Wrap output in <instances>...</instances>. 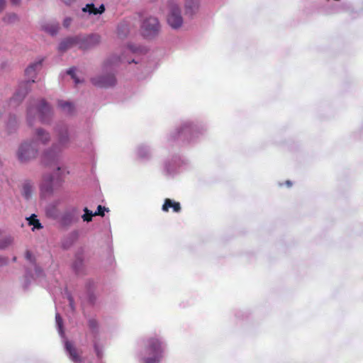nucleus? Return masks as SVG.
I'll list each match as a JSON object with an SVG mask.
<instances>
[{
    "instance_id": "nucleus-1",
    "label": "nucleus",
    "mask_w": 363,
    "mask_h": 363,
    "mask_svg": "<svg viewBox=\"0 0 363 363\" xmlns=\"http://www.w3.org/2000/svg\"><path fill=\"white\" fill-rule=\"evenodd\" d=\"M147 350L149 356L143 359L144 362L160 363L164 352L162 342L155 337L149 339Z\"/></svg>"
},
{
    "instance_id": "nucleus-2",
    "label": "nucleus",
    "mask_w": 363,
    "mask_h": 363,
    "mask_svg": "<svg viewBox=\"0 0 363 363\" xmlns=\"http://www.w3.org/2000/svg\"><path fill=\"white\" fill-rule=\"evenodd\" d=\"M38 144L35 141L22 143L18 151V157L21 162H28L35 159L38 155Z\"/></svg>"
},
{
    "instance_id": "nucleus-3",
    "label": "nucleus",
    "mask_w": 363,
    "mask_h": 363,
    "mask_svg": "<svg viewBox=\"0 0 363 363\" xmlns=\"http://www.w3.org/2000/svg\"><path fill=\"white\" fill-rule=\"evenodd\" d=\"M62 179L59 176L45 175L40 185V189L44 195H50L54 190L60 186Z\"/></svg>"
},
{
    "instance_id": "nucleus-4",
    "label": "nucleus",
    "mask_w": 363,
    "mask_h": 363,
    "mask_svg": "<svg viewBox=\"0 0 363 363\" xmlns=\"http://www.w3.org/2000/svg\"><path fill=\"white\" fill-rule=\"evenodd\" d=\"M160 28V26L157 18L152 16L145 18L141 26L143 35L145 37L155 35L158 33Z\"/></svg>"
},
{
    "instance_id": "nucleus-5",
    "label": "nucleus",
    "mask_w": 363,
    "mask_h": 363,
    "mask_svg": "<svg viewBox=\"0 0 363 363\" xmlns=\"http://www.w3.org/2000/svg\"><path fill=\"white\" fill-rule=\"evenodd\" d=\"M35 111H38V113H39L40 120L43 123L47 122L49 117L51 115L50 107L44 100H41L39 103L38 106L36 108H34L33 107H30L28 110V121L30 125H31L32 114Z\"/></svg>"
},
{
    "instance_id": "nucleus-6",
    "label": "nucleus",
    "mask_w": 363,
    "mask_h": 363,
    "mask_svg": "<svg viewBox=\"0 0 363 363\" xmlns=\"http://www.w3.org/2000/svg\"><path fill=\"white\" fill-rule=\"evenodd\" d=\"M167 22L173 28H178L182 25L183 18L178 6L172 5L171 6L169 13L167 16Z\"/></svg>"
},
{
    "instance_id": "nucleus-7",
    "label": "nucleus",
    "mask_w": 363,
    "mask_h": 363,
    "mask_svg": "<svg viewBox=\"0 0 363 363\" xmlns=\"http://www.w3.org/2000/svg\"><path fill=\"white\" fill-rule=\"evenodd\" d=\"M79 39L78 47L82 50L90 49L97 45L101 41V37L98 34H91L86 37L77 36Z\"/></svg>"
},
{
    "instance_id": "nucleus-8",
    "label": "nucleus",
    "mask_w": 363,
    "mask_h": 363,
    "mask_svg": "<svg viewBox=\"0 0 363 363\" xmlns=\"http://www.w3.org/2000/svg\"><path fill=\"white\" fill-rule=\"evenodd\" d=\"M59 155L57 152L53 150L45 152L42 157V162L45 166L53 167L57 171L60 170L58 165Z\"/></svg>"
},
{
    "instance_id": "nucleus-9",
    "label": "nucleus",
    "mask_w": 363,
    "mask_h": 363,
    "mask_svg": "<svg viewBox=\"0 0 363 363\" xmlns=\"http://www.w3.org/2000/svg\"><path fill=\"white\" fill-rule=\"evenodd\" d=\"M92 83L99 87H110L116 84V80L113 74H108L97 78L91 79Z\"/></svg>"
},
{
    "instance_id": "nucleus-10",
    "label": "nucleus",
    "mask_w": 363,
    "mask_h": 363,
    "mask_svg": "<svg viewBox=\"0 0 363 363\" xmlns=\"http://www.w3.org/2000/svg\"><path fill=\"white\" fill-rule=\"evenodd\" d=\"M42 67V60L37 61L30 65L26 69L25 73L28 77V80L27 84L35 82L34 78L36 76L37 70H39Z\"/></svg>"
},
{
    "instance_id": "nucleus-11",
    "label": "nucleus",
    "mask_w": 363,
    "mask_h": 363,
    "mask_svg": "<svg viewBox=\"0 0 363 363\" xmlns=\"http://www.w3.org/2000/svg\"><path fill=\"white\" fill-rule=\"evenodd\" d=\"M65 349L67 351L69 358L74 363H80L82 358L80 354L78 353L77 348L69 341L65 342Z\"/></svg>"
},
{
    "instance_id": "nucleus-12",
    "label": "nucleus",
    "mask_w": 363,
    "mask_h": 363,
    "mask_svg": "<svg viewBox=\"0 0 363 363\" xmlns=\"http://www.w3.org/2000/svg\"><path fill=\"white\" fill-rule=\"evenodd\" d=\"M78 42L77 36L67 38L60 43L58 49L61 52H65L74 46H78Z\"/></svg>"
},
{
    "instance_id": "nucleus-13",
    "label": "nucleus",
    "mask_w": 363,
    "mask_h": 363,
    "mask_svg": "<svg viewBox=\"0 0 363 363\" xmlns=\"http://www.w3.org/2000/svg\"><path fill=\"white\" fill-rule=\"evenodd\" d=\"M199 6V0H185L186 14L192 16L198 11Z\"/></svg>"
},
{
    "instance_id": "nucleus-14",
    "label": "nucleus",
    "mask_w": 363,
    "mask_h": 363,
    "mask_svg": "<svg viewBox=\"0 0 363 363\" xmlns=\"http://www.w3.org/2000/svg\"><path fill=\"white\" fill-rule=\"evenodd\" d=\"M169 208H172L173 211L178 213L181 211V206L179 202L174 201L170 199H166L164 204L162 205V211L167 212Z\"/></svg>"
},
{
    "instance_id": "nucleus-15",
    "label": "nucleus",
    "mask_w": 363,
    "mask_h": 363,
    "mask_svg": "<svg viewBox=\"0 0 363 363\" xmlns=\"http://www.w3.org/2000/svg\"><path fill=\"white\" fill-rule=\"evenodd\" d=\"M82 11L84 12H89L90 14H101L105 11V6L101 4L99 8H96L94 4H88Z\"/></svg>"
},
{
    "instance_id": "nucleus-16",
    "label": "nucleus",
    "mask_w": 363,
    "mask_h": 363,
    "mask_svg": "<svg viewBox=\"0 0 363 363\" xmlns=\"http://www.w3.org/2000/svg\"><path fill=\"white\" fill-rule=\"evenodd\" d=\"M76 211L73 209L70 212L66 213L62 218V222L64 225H69L77 220L75 218Z\"/></svg>"
},
{
    "instance_id": "nucleus-17",
    "label": "nucleus",
    "mask_w": 363,
    "mask_h": 363,
    "mask_svg": "<svg viewBox=\"0 0 363 363\" xmlns=\"http://www.w3.org/2000/svg\"><path fill=\"white\" fill-rule=\"evenodd\" d=\"M36 135L42 143L45 144L50 140L49 134L45 132L43 129H37Z\"/></svg>"
},
{
    "instance_id": "nucleus-18",
    "label": "nucleus",
    "mask_w": 363,
    "mask_h": 363,
    "mask_svg": "<svg viewBox=\"0 0 363 363\" xmlns=\"http://www.w3.org/2000/svg\"><path fill=\"white\" fill-rule=\"evenodd\" d=\"M58 104L59 106L67 113H72L74 110L73 105L69 102L60 101Z\"/></svg>"
},
{
    "instance_id": "nucleus-19",
    "label": "nucleus",
    "mask_w": 363,
    "mask_h": 363,
    "mask_svg": "<svg viewBox=\"0 0 363 363\" xmlns=\"http://www.w3.org/2000/svg\"><path fill=\"white\" fill-rule=\"evenodd\" d=\"M3 21L6 23H13L18 21V16L14 13H9L6 14L3 18Z\"/></svg>"
},
{
    "instance_id": "nucleus-20",
    "label": "nucleus",
    "mask_w": 363,
    "mask_h": 363,
    "mask_svg": "<svg viewBox=\"0 0 363 363\" xmlns=\"http://www.w3.org/2000/svg\"><path fill=\"white\" fill-rule=\"evenodd\" d=\"M69 141L67 130L65 129L63 132L60 134L59 142L61 146L65 147Z\"/></svg>"
},
{
    "instance_id": "nucleus-21",
    "label": "nucleus",
    "mask_w": 363,
    "mask_h": 363,
    "mask_svg": "<svg viewBox=\"0 0 363 363\" xmlns=\"http://www.w3.org/2000/svg\"><path fill=\"white\" fill-rule=\"evenodd\" d=\"M28 223L30 225H33L35 228L40 229L43 228L39 220L36 218V216L33 214L29 218H28Z\"/></svg>"
},
{
    "instance_id": "nucleus-22",
    "label": "nucleus",
    "mask_w": 363,
    "mask_h": 363,
    "mask_svg": "<svg viewBox=\"0 0 363 363\" xmlns=\"http://www.w3.org/2000/svg\"><path fill=\"white\" fill-rule=\"evenodd\" d=\"M32 194V186L29 183H26L23 186V195L26 199H29Z\"/></svg>"
},
{
    "instance_id": "nucleus-23",
    "label": "nucleus",
    "mask_w": 363,
    "mask_h": 363,
    "mask_svg": "<svg viewBox=\"0 0 363 363\" xmlns=\"http://www.w3.org/2000/svg\"><path fill=\"white\" fill-rule=\"evenodd\" d=\"M84 214L82 216V218L84 221L89 222L91 220L92 217L94 216L92 211H89L87 208L84 209Z\"/></svg>"
},
{
    "instance_id": "nucleus-24",
    "label": "nucleus",
    "mask_w": 363,
    "mask_h": 363,
    "mask_svg": "<svg viewBox=\"0 0 363 363\" xmlns=\"http://www.w3.org/2000/svg\"><path fill=\"white\" fill-rule=\"evenodd\" d=\"M12 242L11 238H6L0 241V249H4Z\"/></svg>"
},
{
    "instance_id": "nucleus-25",
    "label": "nucleus",
    "mask_w": 363,
    "mask_h": 363,
    "mask_svg": "<svg viewBox=\"0 0 363 363\" xmlns=\"http://www.w3.org/2000/svg\"><path fill=\"white\" fill-rule=\"evenodd\" d=\"M108 211V209L106 208V207L104 206H102L101 205L98 206L97 207V211L94 213V216H104V211Z\"/></svg>"
},
{
    "instance_id": "nucleus-26",
    "label": "nucleus",
    "mask_w": 363,
    "mask_h": 363,
    "mask_svg": "<svg viewBox=\"0 0 363 363\" xmlns=\"http://www.w3.org/2000/svg\"><path fill=\"white\" fill-rule=\"evenodd\" d=\"M82 260L81 259H76V261L74 262V263L73 264V267L74 268V269L76 270V272L77 273L79 272V271L82 268Z\"/></svg>"
},
{
    "instance_id": "nucleus-27",
    "label": "nucleus",
    "mask_w": 363,
    "mask_h": 363,
    "mask_svg": "<svg viewBox=\"0 0 363 363\" xmlns=\"http://www.w3.org/2000/svg\"><path fill=\"white\" fill-rule=\"evenodd\" d=\"M67 74L72 77V79H74V82L76 84H78L79 82V79L76 77L75 75V68L71 67L67 70Z\"/></svg>"
},
{
    "instance_id": "nucleus-28",
    "label": "nucleus",
    "mask_w": 363,
    "mask_h": 363,
    "mask_svg": "<svg viewBox=\"0 0 363 363\" xmlns=\"http://www.w3.org/2000/svg\"><path fill=\"white\" fill-rule=\"evenodd\" d=\"M45 30L50 33L51 35H55L57 33V30H58V26L55 25V26H52L50 28H45Z\"/></svg>"
},
{
    "instance_id": "nucleus-29",
    "label": "nucleus",
    "mask_w": 363,
    "mask_h": 363,
    "mask_svg": "<svg viewBox=\"0 0 363 363\" xmlns=\"http://www.w3.org/2000/svg\"><path fill=\"white\" fill-rule=\"evenodd\" d=\"M26 258L29 260L30 262H33L35 261V259L31 253L30 251L27 250L26 252Z\"/></svg>"
},
{
    "instance_id": "nucleus-30",
    "label": "nucleus",
    "mask_w": 363,
    "mask_h": 363,
    "mask_svg": "<svg viewBox=\"0 0 363 363\" xmlns=\"http://www.w3.org/2000/svg\"><path fill=\"white\" fill-rule=\"evenodd\" d=\"M55 318H56V322H57L59 328L61 329V328L62 326V319L61 316L60 315V314L57 313Z\"/></svg>"
},
{
    "instance_id": "nucleus-31",
    "label": "nucleus",
    "mask_w": 363,
    "mask_h": 363,
    "mask_svg": "<svg viewBox=\"0 0 363 363\" xmlns=\"http://www.w3.org/2000/svg\"><path fill=\"white\" fill-rule=\"evenodd\" d=\"M72 23V18H66L64 21H63V26L65 27V28H68L70 24Z\"/></svg>"
},
{
    "instance_id": "nucleus-32",
    "label": "nucleus",
    "mask_w": 363,
    "mask_h": 363,
    "mask_svg": "<svg viewBox=\"0 0 363 363\" xmlns=\"http://www.w3.org/2000/svg\"><path fill=\"white\" fill-rule=\"evenodd\" d=\"M122 29L125 30H126V26L125 25H120L118 27V35L120 37H123V35L121 33V31Z\"/></svg>"
},
{
    "instance_id": "nucleus-33",
    "label": "nucleus",
    "mask_w": 363,
    "mask_h": 363,
    "mask_svg": "<svg viewBox=\"0 0 363 363\" xmlns=\"http://www.w3.org/2000/svg\"><path fill=\"white\" fill-rule=\"evenodd\" d=\"M28 93L27 91H25L23 93L21 94L20 91H18L16 94H15V98L16 99H18V98H23L26 94Z\"/></svg>"
},
{
    "instance_id": "nucleus-34",
    "label": "nucleus",
    "mask_w": 363,
    "mask_h": 363,
    "mask_svg": "<svg viewBox=\"0 0 363 363\" xmlns=\"http://www.w3.org/2000/svg\"><path fill=\"white\" fill-rule=\"evenodd\" d=\"M6 1L0 0V11H3L5 8Z\"/></svg>"
},
{
    "instance_id": "nucleus-35",
    "label": "nucleus",
    "mask_w": 363,
    "mask_h": 363,
    "mask_svg": "<svg viewBox=\"0 0 363 363\" xmlns=\"http://www.w3.org/2000/svg\"><path fill=\"white\" fill-rule=\"evenodd\" d=\"M128 49L133 52H136L138 51V48L133 45H128Z\"/></svg>"
},
{
    "instance_id": "nucleus-36",
    "label": "nucleus",
    "mask_w": 363,
    "mask_h": 363,
    "mask_svg": "<svg viewBox=\"0 0 363 363\" xmlns=\"http://www.w3.org/2000/svg\"><path fill=\"white\" fill-rule=\"evenodd\" d=\"M7 263V259L0 256V265H4Z\"/></svg>"
},
{
    "instance_id": "nucleus-37",
    "label": "nucleus",
    "mask_w": 363,
    "mask_h": 363,
    "mask_svg": "<svg viewBox=\"0 0 363 363\" xmlns=\"http://www.w3.org/2000/svg\"><path fill=\"white\" fill-rule=\"evenodd\" d=\"M69 306L72 308V309H74V301L72 297H69Z\"/></svg>"
},
{
    "instance_id": "nucleus-38",
    "label": "nucleus",
    "mask_w": 363,
    "mask_h": 363,
    "mask_svg": "<svg viewBox=\"0 0 363 363\" xmlns=\"http://www.w3.org/2000/svg\"><path fill=\"white\" fill-rule=\"evenodd\" d=\"M66 4H71L75 0H62Z\"/></svg>"
},
{
    "instance_id": "nucleus-39",
    "label": "nucleus",
    "mask_w": 363,
    "mask_h": 363,
    "mask_svg": "<svg viewBox=\"0 0 363 363\" xmlns=\"http://www.w3.org/2000/svg\"><path fill=\"white\" fill-rule=\"evenodd\" d=\"M11 1L14 5H18L21 2V0H11Z\"/></svg>"
},
{
    "instance_id": "nucleus-40",
    "label": "nucleus",
    "mask_w": 363,
    "mask_h": 363,
    "mask_svg": "<svg viewBox=\"0 0 363 363\" xmlns=\"http://www.w3.org/2000/svg\"><path fill=\"white\" fill-rule=\"evenodd\" d=\"M89 325L91 327H94L95 326V321L94 320H90L89 321Z\"/></svg>"
},
{
    "instance_id": "nucleus-41",
    "label": "nucleus",
    "mask_w": 363,
    "mask_h": 363,
    "mask_svg": "<svg viewBox=\"0 0 363 363\" xmlns=\"http://www.w3.org/2000/svg\"><path fill=\"white\" fill-rule=\"evenodd\" d=\"M286 185H287V186H289V187H290V186H292V183H291L290 181H289V180L286 181Z\"/></svg>"
},
{
    "instance_id": "nucleus-42",
    "label": "nucleus",
    "mask_w": 363,
    "mask_h": 363,
    "mask_svg": "<svg viewBox=\"0 0 363 363\" xmlns=\"http://www.w3.org/2000/svg\"><path fill=\"white\" fill-rule=\"evenodd\" d=\"M119 60H120V61H121V62H123V61H124V60H123L122 57H120V58H119Z\"/></svg>"
},
{
    "instance_id": "nucleus-43",
    "label": "nucleus",
    "mask_w": 363,
    "mask_h": 363,
    "mask_svg": "<svg viewBox=\"0 0 363 363\" xmlns=\"http://www.w3.org/2000/svg\"><path fill=\"white\" fill-rule=\"evenodd\" d=\"M128 62L130 64L131 62H135L134 60H133L132 61H128Z\"/></svg>"
},
{
    "instance_id": "nucleus-44",
    "label": "nucleus",
    "mask_w": 363,
    "mask_h": 363,
    "mask_svg": "<svg viewBox=\"0 0 363 363\" xmlns=\"http://www.w3.org/2000/svg\"><path fill=\"white\" fill-rule=\"evenodd\" d=\"M97 355H98V357H100V353H99V352H97Z\"/></svg>"
}]
</instances>
